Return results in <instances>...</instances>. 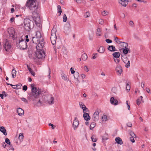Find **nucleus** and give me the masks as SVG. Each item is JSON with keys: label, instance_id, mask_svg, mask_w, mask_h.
I'll use <instances>...</instances> for the list:
<instances>
[{"label": "nucleus", "instance_id": "obj_1", "mask_svg": "<svg viewBox=\"0 0 151 151\" xmlns=\"http://www.w3.org/2000/svg\"><path fill=\"white\" fill-rule=\"evenodd\" d=\"M31 92L28 93L27 98L32 100L33 103L37 106H40L42 104L41 101L42 92L39 88L35 87L34 85L31 84Z\"/></svg>", "mask_w": 151, "mask_h": 151}, {"label": "nucleus", "instance_id": "obj_2", "mask_svg": "<svg viewBox=\"0 0 151 151\" xmlns=\"http://www.w3.org/2000/svg\"><path fill=\"white\" fill-rule=\"evenodd\" d=\"M36 2L37 0H29L26 2L27 6L32 11V14L38 12L39 6Z\"/></svg>", "mask_w": 151, "mask_h": 151}, {"label": "nucleus", "instance_id": "obj_3", "mask_svg": "<svg viewBox=\"0 0 151 151\" xmlns=\"http://www.w3.org/2000/svg\"><path fill=\"white\" fill-rule=\"evenodd\" d=\"M25 41L22 38H20L18 41L17 42L16 46L20 49L25 50L27 47V42L29 41V36L28 35L25 36Z\"/></svg>", "mask_w": 151, "mask_h": 151}, {"label": "nucleus", "instance_id": "obj_4", "mask_svg": "<svg viewBox=\"0 0 151 151\" xmlns=\"http://www.w3.org/2000/svg\"><path fill=\"white\" fill-rule=\"evenodd\" d=\"M56 30L55 29H52L51 31L50 40L52 44L54 45L56 43L57 36L56 32Z\"/></svg>", "mask_w": 151, "mask_h": 151}, {"label": "nucleus", "instance_id": "obj_5", "mask_svg": "<svg viewBox=\"0 0 151 151\" xmlns=\"http://www.w3.org/2000/svg\"><path fill=\"white\" fill-rule=\"evenodd\" d=\"M41 37V35L39 32H37L36 34L35 37H32V43L35 44H37L40 42V38Z\"/></svg>", "mask_w": 151, "mask_h": 151}, {"label": "nucleus", "instance_id": "obj_6", "mask_svg": "<svg viewBox=\"0 0 151 151\" xmlns=\"http://www.w3.org/2000/svg\"><path fill=\"white\" fill-rule=\"evenodd\" d=\"M35 55L36 57L38 59H42L45 58V55L44 51L36 50L35 52Z\"/></svg>", "mask_w": 151, "mask_h": 151}, {"label": "nucleus", "instance_id": "obj_7", "mask_svg": "<svg viewBox=\"0 0 151 151\" xmlns=\"http://www.w3.org/2000/svg\"><path fill=\"white\" fill-rule=\"evenodd\" d=\"M30 20L28 19H25L24 22V27L26 31H29L31 29L30 27Z\"/></svg>", "mask_w": 151, "mask_h": 151}, {"label": "nucleus", "instance_id": "obj_8", "mask_svg": "<svg viewBox=\"0 0 151 151\" xmlns=\"http://www.w3.org/2000/svg\"><path fill=\"white\" fill-rule=\"evenodd\" d=\"M64 32L68 34L71 31L70 25V22H68L65 24L64 27Z\"/></svg>", "mask_w": 151, "mask_h": 151}, {"label": "nucleus", "instance_id": "obj_9", "mask_svg": "<svg viewBox=\"0 0 151 151\" xmlns=\"http://www.w3.org/2000/svg\"><path fill=\"white\" fill-rule=\"evenodd\" d=\"M35 13L36 14V16H34V15L33 14L34 16V20L35 21V24L37 26L40 27L41 25L40 18L38 16L37 12Z\"/></svg>", "mask_w": 151, "mask_h": 151}, {"label": "nucleus", "instance_id": "obj_10", "mask_svg": "<svg viewBox=\"0 0 151 151\" xmlns=\"http://www.w3.org/2000/svg\"><path fill=\"white\" fill-rule=\"evenodd\" d=\"M3 47L5 50L7 52L9 51L11 48V44L9 43L7 39H6L4 42Z\"/></svg>", "mask_w": 151, "mask_h": 151}, {"label": "nucleus", "instance_id": "obj_11", "mask_svg": "<svg viewBox=\"0 0 151 151\" xmlns=\"http://www.w3.org/2000/svg\"><path fill=\"white\" fill-rule=\"evenodd\" d=\"M8 31L10 37H12L13 39L15 38V31L14 28L11 27L9 28L8 29Z\"/></svg>", "mask_w": 151, "mask_h": 151}, {"label": "nucleus", "instance_id": "obj_12", "mask_svg": "<svg viewBox=\"0 0 151 151\" xmlns=\"http://www.w3.org/2000/svg\"><path fill=\"white\" fill-rule=\"evenodd\" d=\"M37 45L36 46L37 50H42V48L44 45V42L41 40V41L37 44H36Z\"/></svg>", "mask_w": 151, "mask_h": 151}, {"label": "nucleus", "instance_id": "obj_13", "mask_svg": "<svg viewBox=\"0 0 151 151\" xmlns=\"http://www.w3.org/2000/svg\"><path fill=\"white\" fill-rule=\"evenodd\" d=\"M73 121V126L74 129H76L78 127L79 125V121L77 120V118L75 117Z\"/></svg>", "mask_w": 151, "mask_h": 151}, {"label": "nucleus", "instance_id": "obj_14", "mask_svg": "<svg viewBox=\"0 0 151 151\" xmlns=\"http://www.w3.org/2000/svg\"><path fill=\"white\" fill-rule=\"evenodd\" d=\"M99 118V112L98 111H96L93 115L92 118L93 121H97Z\"/></svg>", "mask_w": 151, "mask_h": 151}, {"label": "nucleus", "instance_id": "obj_15", "mask_svg": "<svg viewBox=\"0 0 151 151\" xmlns=\"http://www.w3.org/2000/svg\"><path fill=\"white\" fill-rule=\"evenodd\" d=\"M110 102L111 104L116 105L118 104V101L116 99H114V97H111L110 99Z\"/></svg>", "mask_w": 151, "mask_h": 151}, {"label": "nucleus", "instance_id": "obj_16", "mask_svg": "<svg viewBox=\"0 0 151 151\" xmlns=\"http://www.w3.org/2000/svg\"><path fill=\"white\" fill-rule=\"evenodd\" d=\"M116 142L118 144L122 145L123 144V142L122 139L119 137H117L115 139Z\"/></svg>", "mask_w": 151, "mask_h": 151}, {"label": "nucleus", "instance_id": "obj_17", "mask_svg": "<svg viewBox=\"0 0 151 151\" xmlns=\"http://www.w3.org/2000/svg\"><path fill=\"white\" fill-rule=\"evenodd\" d=\"M83 117L84 119L87 121L90 120L91 118L89 114L86 113L83 114Z\"/></svg>", "mask_w": 151, "mask_h": 151}, {"label": "nucleus", "instance_id": "obj_18", "mask_svg": "<svg viewBox=\"0 0 151 151\" xmlns=\"http://www.w3.org/2000/svg\"><path fill=\"white\" fill-rule=\"evenodd\" d=\"M74 77L75 79L76 80V81L78 82V83L77 84V85H78V83L80 82L79 80L78 79V78L79 77V73L76 72L74 73Z\"/></svg>", "mask_w": 151, "mask_h": 151}, {"label": "nucleus", "instance_id": "obj_19", "mask_svg": "<svg viewBox=\"0 0 151 151\" xmlns=\"http://www.w3.org/2000/svg\"><path fill=\"white\" fill-rule=\"evenodd\" d=\"M0 131L2 132L4 135H7V134L6 132V131L4 127L1 126L0 127Z\"/></svg>", "mask_w": 151, "mask_h": 151}, {"label": "nucleus", "instance_id": "obj_20", "mask_svg": "<svg viewBox=\"0 0 151 151\" xmlns=\"http://www.w3.org/2000/svg\"><path fill=\"white\" fill-rule=\"evenodd\" d=\"M48 103L50 104H54V98L52 96H50V98L47 101Z\"/></svg>", "mask_w": 151, "mask_h": 151}, {"label": "nucleus", "instance_id": "obj_21", "mask_svg": "<svg viewBox=\"0 0 151 151\" xmlns=\"http://www.w3.org/2000/svg\"><path fill=\"white\" fill-rule=\"evenodd\" d=\"M116 70L119 74H121L122 72V67L120 65H118L116 68Z\"/></svg>", "mask_w": 151, "mask_h": 151}, {"label": "nucleus", "instance_id": "obj_22", "mask_svg": "<svg viewBox=\"0 0 151 151\" xmlns=\"http://www.w3.org/2000/svg\"><path fill=\"white\" fill-rule=\"evenodd\" d=\"M17 112L19 115L22 116L24 114V111L22 109L19 108L17 109Z\"/></svg>", "mask_w": 151, "mask_h": 151}, {"label": "nucleus", "instance_id": "obj_23", "mask_svg": "<svg viewBox=\"0 0 151 151\" xmlns=\"http://www.w3.org/2000/svg\"><path fill=\"white\" fill-rule=\"evenodd\" d=\"M107 49L111 52H114L117 51L115 47L113 45H109Z\"/></svg>", "mask_w": 151, "mask_h": 151}, {"label": "nucleus", "instance_id": "obj_24", "mask_svg": "<svg viewBox=\"0 0 151 151\" xmlns=\"http://www.w3.org/2000/svg\"><path fill=\"white\" fill-rule=\"evenodd\" d=\"M113 56L115 58L119 57L120 56V53L119 52H114L112 54Z\"/></svg>", "mask_w": 151, "mask_h": 151}, {"label": "nucleus", "instance_id": "obj_25", "mask_svg": "<svg viewBox=\"0 0 151 151\" xmlns=\"http://www.w3.org/2000/svg\"><path fill=\"white\" fill-rule=\"evenodd\" d=\"M97 51L100 53H103L105 51V49L104 47L101 46L99 49Z\"/></svg>", "mask_w": 151, "mask_h": 151}, {"label": "nucleus", "instance_id": "obj_26", "mask_svg": "<svg viewBox=\"0 0 151 151\" xmlns=\"http://www.w3.org/2000/svg\"><path fill=\"white\" fill-rule=\"evenodd\" d=\"M27 68L30 72L31 73L32 75L33 76H35V73L33 72L32 69L30 68V66H29L28 65H27Z\"/></svg>", "mask_w": 151, "mask_h": 151}, {"label": "nucleus", "instance_id": "obj_27", "mask_svg": "<svg viewBox=\"0 0 151 151\" xmlns=\"http://www.w3.org/2000/svg\"><path fill=\"white\" fill-rule=\"evenodd\" d=\"M101 30L100 28H98L96 30V35L97 36H101Z\"/></svg>", "mask_w": 151, "mask_h": 151}, {"label": "nucleus", "instance_id": "obj_28", "mask_svg": "<svg viewBox=\"0 0 151 151\" xmlns=\"http://www.w3.org/2000/svg\"><path fill=\"white\" fill-rule=\"evenodd\" d=\"M22 86V85L21 84L19 83L17 85H14V86H16V87H13V88L14 89H19L21 88Z\"/></svg>", "mask_w": 151, "mask_h": 151}, {"label": "nucleus", "instance_id": "obj_29", "mask_svg": "<svg viewBox=\"0 0 151 151\" xmlns=\"http://www.w3.org/2000/svg\"><path fill=\"white\" fill-rule=\"evenodd\" d=\"M123 52L125 54H127L128 52H130L129 49L125 48L123 50Z\"/></svg>", "mask_w": 151, "mask_h": 151}, {"label": "nucleus", "instance_id": "obj_30", "mask_svg": "<svg viewBox=\"0 0 151 151\" xmlns=\"http://www.w3.org/2000/svg\"><path fill=\"white\" fill-rule=\"evenodd\" d=\"M16 71L13 69L12 71V74L13 78H14L16 76Z\"/></svg>", "mask_w": 151, "mask_h": 151}, {"label": "nucleus", "instance_id": "obj_31", "mask_svg": "<svg viewBox=\"0 0 151 151\" xmlns=\"http://www.w3.org/2000/svg\"><path fill=\"white\" fill-rule=\"evenodd\" d=\"M24 137L23 134V133H20L19 134L18 139L21 142L23 141Z\"/></svg>", "mask_w": 151, "mask_h": 151}, {"label": "nucleus", "instance_id": "obj_32", "mask_svg": "<svg viewBox=\"0 0 151 151\" xmlns=\"http://www.w3.org/2000/svg\"><path fill=\"white\" fill-rule=\"evenodd\" d=\"M81 58L83 60H86L87 59L88 57L86 54L84 53L82 55Z\"/></svg>", "mask_w": 151, "mask_h": 151}, {"label": "nucleus", "instance_id": "obj_33", "mask_svg": "<svg viewBox=\"0 0 151 151\" xmlns=\"http://www.w3.org/2000/svg\"><path fill=\"white\" fill-rule=\"evenodd\" d=\"M108 139V135L107 134H105L104 136H102V140L103 142H104V141L107 140Z\"/></svg>", "mask_w": 151, "mask_h": 151}, {"label": "nucleus", "instance_id": "obj_34", "mask_svg": "<svg viewBox=\"0 0 151 151\" xmlns=\"http://www.w3.org/2000/svg\"><path fill=\"white\" fill-rule=\"evenodd\" d=\"M128 1L127 0V1H124V2H122L121 3H119L120 4H121L122 6L126 7L127 5L128 4Z\"/></svg>", "mask_w": 151, "mask_h": 151}, {"label": "nucleus", "instance_id": "obj_35", "mask_svg": "<svg viewBox=\"0 0 151 151\" xmlns=\"http://www.w3.org/2000/svg\"><path fill=\"white\" fill-rule=\"evenodd\" d=\"M96 123L94 122H92L90 126V129L92 130L95 126Z\"/></svg>", "mask_w": 151, "mask_h": 151}, {"label": "nucleus", "instance_id": "obj_36", "mask_svg": "<svg viewBox=\"0 0 151 151\" xmlns=\"http://www.w3.org/2000/svg\"><path fill=\"white\" fill-rule=\"evenodd\" d=\"M122 44L121 45V46L124 48H127L128 46V44L127 43L124 42H122Z\"/></svg>", "mask_w": 151, "mask_h": 151}, {"label": "nucleus", "instance_id": "obj_37", "mask_svg": "<svg viewBox=\"0 0 151 151\" xmlns=\"http://www.w3.org/2000/svg\"><path fill=\"white\" fill-rule=\"evenodd\" d=\"M83 106L84 107H82V109L83 110V112L85 113V111L89 112V111L88 110V109L86 108L84 104H83Z\"/></svg>", "mask_w": 151, "mask_h": 151}, {"label": "nucleus", "instance_id": "obj_38", "mask_svg": "<svg viewBox=\"0 0 151 151\" xmlns=\"http://www.w3.org/2000/svg\"><path fill=\"white\" fill-rule=\"evenodd\" d=\"M119 39L117 37H115L114 36V40L115 42L118 44H120L122 43V42L119 40Z\"/></svg>", "mask_w": 151, "mask_h": 151}, {"label": "nucleus", "instance_id": "obj_39", "mask_svg": "<svg viewBox=\"0 0 151 151\" xmlns=\"http://www.w3.org/2000/svg\"><path fill=\"white\" fill-rule=\"evenodd\" d=\"M129 134L132 138H135L136 137L135 134L132 131L129 132Z\"/></svg>", "mask_w": 151, "mask_h": 151}, {"label": "nucleus", "instance_id": "obj_40", "mask_svg": "<svg viewBox=\"0 0 151 151\" xmlns=\"http://www.w3.org/2000/svg\"><path fill=\"white\" fill-rule=\"evenodd\" d=\"M91 138L92 141L94 142H96L97 140V139H96L95 137V136H94L93 135L91 136Z\"/></svg>", "mask_w": 151, "mask_h": 151}, {"label": "nucleus", "instance_id": "obj_41", "mask_svg": "<svg viewBox=\"0 0 151 151\" xmlns=\"http://www.w3.org/2000/svg\"><path fill=\"white\" fill-rule=\"evenodd\" d=\"M5 142L7 144L10 145H11V142L10 140L8 138L5 139Z\"/></svg>", "mask_w": 151, "mask_h": 151}, {"label": "nucleus", "instance_id": "obj_42", "mask_svg": "<svg viewBox=\"0 0 151 151\" xmlns=\"http://www.w3.org/2000/svg\"><path fill=\"white\" fill-rule=\"evenodd\" d=\"M122 60L124 63H126L128 62V60H129L127 57L124 58V59L122 58Z\"/></svg>", "mask_w": 151, "mask_h": 151}, {"label": "nucleus", "instance_id": "obj_43", "mask_svg": "<svg viewBox=\"0 0 151 151\" xmlns=\"http://www.w3.org/2000/svg\"><path fill=\"white\" fill-rule=\"evenodd\" d=\"M63 22H65L67 20V17L66 14H64L63 17Z\"/></svg>", "mask_w": 151, "mask_h": 151}, {"label": "nucleus", "instance_id": "obj_44", "mask_svg": "<svg viewBox=\"0 0 151 151\" xmlns=\"http://www.w3.org/2000/svg\"><path fill=\"white\" fill-rule=\"evenodd\" d=\"M90 16V14L88 12H86L85 14H84V16L86 18L89 17Z\"/></svg>", "mask_w": 151, "mask_h": 151}, {"label": "nucleus", "instance_id": "obj_45", "mask_svg": "<svg viewBox=\"0 0 151 151\" xmlns=\"http://www.w3.org/2000/svg\"><path fill=\"white\" fill-rule=\"evenodd\" d=\"M102 119L103 121H106L107 120V116L105 115H103V116H102Z\"/></svg>", "mask_w": 151, "mask_h": 151}, {"label": "nucleus", "instance_id": "obj_46", "mask_svg": "<svg viewBox=\"0 0 151 151\" xmlns=\"http://www.w3.org/2000/svg\"><path fill=\"white\" fill-rule=\"evenodd\" d=\"M61 77L62 79H63L65 81H66L67 80V76H65L64 74H63V75H62Z\"/></svg>", "mask_w": 151, "mask_h": 151}, {"label": "nucleus", "instance_id": "obj_47", "mask_svg": "<svg viewBox=\"0 0 151 151\" xmlns=\"http://www.w3.org/2000/svg\"><path fill=\"white\" fill-rule=\"evenodd\" d=\"M126 63V64L125 65V67L127 68L129 67L130 65V62L129 60H128V62Z\"/></svg>", "mask_w": 151, "mask_h": 151}, {"label": "nucleus", "instance_id": "obj_48", "mask_svg": "<svg viewBox=\"0 0 151 151\" xmlns=\"http://www.w3.org/2000/svg\"><path fill=\"white\" fill-rule=\"evenodd\" d=\"M126 88L127 90V91L130 90V86L129 84L128 83L127 84Z\"/></svg>", "mask_w": 151, "mask_h": 151}, {"label": "nucleus", "instance_id": "obj_49", "mask_svg": "<svg viewBox=\"0 0 151 151\" xmlns=\"http://www.w3.org/2000/svg\"><path fill=\"white\" fill-rule=\"evenodd\" d=\"M21 99L22 101H24L25 103L27 104L28 103V101L25 98H21Z\"/></svg>", "mask_w": 151, "mask_h": 151}, {"label": "nucleus", "instance_id": "obj_50", "mask_svg": "<svg viewBox=\"0 0 151 151\" xmlns=\"http://www.w3.org/2000/svg\"><path fill=\"white\" fill-rule=\"evenodd\" d=\"M136 103L138 105H139L141 103L140 99H138L136 100Z\"/></svg>", "mask_w": 151, "mask_h": 151}, {"label": "nucleus", "instance_id": "obj_51", "mask_svg": "<svg viewBox=\"0 0 151 151\" xmlns=\"http://www.w3.org/2000/svg\"><path fill=\"white\" fill-rule=\"evenodd\" d=\"M108 12H106V11H104L102 13V15L103 16H105L108 14Z\"/></svg>", "mask_w": 151, "mask_h": 151}, {"label": "nucleus", "instance_id": "obj_52", "mask_svg": "<svg viewBox=\"0 0 151 151\" xmlns=\"http://www.w3.org/2000/svg\"><path fill=\"white\" fill-rule=\"evenodd\" d=\"M106 42L108 43H110L112 42V40L109 39H106Z\"/></svg>", "mask_w": 151, "mask_h": 151}, {"label": "nucleus", "instance_id": "obj_53", "mask_svg": "<svg viewBox=\"0 0 151 151\" xmlns=\"http://www.w3.org/2000/svg\"><path fill=\"white\" fill-rule=\"evenodd\" d=\"M9 145L10 146L9 147V150H12L13 151H14V149L13 147V146L11 144Z\"/></svg>", "mask_w": 151, "mask_h": 151}, {"label": "nucleus", "instance_id": "obj_54", "mask_svg": "<svg viewBox=\"0 0 151 151\" xmlns=\"http://www.w3.org/2000/svg\"><path fill=\"white\" fill-rule=\"evenodd\" d=\"M114 60L115 62L116 63H118L119 62L120 60L118 59L117 58H114Z\"/></svg>", "mask_w": 151, "mask_h": 151}, {"label": "nucleus", "instance_id": "obj_55", "mask_svg": "<svg viewBox=\"0 0 151 151\" xmlns=\"http://www.w3.org/2000/svg\"><path fill=\"white\" fill-rule=\"evenodd\" d=\"M70 70L71 72V73L72 74H74L75 72V71L73 70V67H71L70 69Z\"/></svg>", "mask_w": 151, "mask_h": 151}, {"label": "nucleus", "instance_id": "obj_56", "mask_svg": "<svg viewBox=\"0 0 151 151\" xmlns=\"http://www.w3.org/2000/svg\"><path fill=\"white\" fill-rule=\"evenodd\" d=\"M27 89V87L26 85H24L23 87V90L24 91H26Z\"/></svg>", "mask_w": 151, "mask_h": 151}, {"label": "nucleus", "instance_id": "obj_57", "mask_svg": "<svg viewBox=\"0 0 151 151\" xmlns=\"http://www.w3.org/2000/svg\"><path fill=\"white\" fill-rule=\"evenodd\" d=\"M146 91L148 93H150V94H151V91L150 89L149 88H146Z\"/></svg>", "mask_w": 151, "mask_h": 151}, {"label": "nucleus", "instance_id": "obj_58", "mask_svg": "<svg viewBox=\"0 0 151 151\" xmlns=\"http://www.w3.org/2000/svg\"><path fill=\"white\" fill-rule=\"evenodd\" d=\"M97 55V54L96 53H94L93 55V57L92 58V59H94L96 58V56Z\"/></svg>", "mask_w": 151, "mask_h": 151}, {"label": "nucleus", "instance_id": "obj_59", "mask_svg": "<svg viewBox=\"0 0 151 151\" xmlns=\"http://www.w3.org/2000/svg\"><path fill=\"white\" fill-rule=\"evenodd\" d=\"M127 125L128 127H131L132 126V124L130 122H129L127 123Z\"/></svg>", "mask_w": 151, "mask_h": 151}, {"label": "nucleus", "instance_id": "obj_60", "mask_svg": "<svg viewBox=\"0 0 151 151\" xmlns=\"http://www.w3.org/2000/svg\"><path fill=\"white\" fill-rule=\"evenodd\" d=\"M2 146L4 148H5V147L7 145L5 144V142H3L2 143Z\"/></svg>", "mask_w": 151, "mask_h": 151}, {"label": "nucleus", "instance_id": "obj_61", "mask_svg": "<svg viewBox=\"0 0 151 151\" xmlns=\"http://www.w3.org/2000/svg\"><path fill=\"white\" fill-rule=\"evenodd\" d=\"M84 69L87 72H88L89 71L88 67L86 66H85L84 67Z\"/></svg>", "mask_w": 151, "mask_h": 151}, {"label": "nucleus", "instance_id": "obj_62", "mask_svg": "<svg viewBox=\"0 0 151 151\" xmlns=\"http://www.w3.org/2000/svg\"><path fill=\"white\" fill-rule=\"evenodd\" d=\"M130 140L132 142V143L134 142L135 140H134V139L133 138H132V137H130Z\"/></svg>", "mask_w": 151, "mask_h": 151}, {"label": "nucleus", "instance_id": "obj_63", "mask_svg": "<svg viewBox=\"0 0 151 151\" xmlns=\"http://www.w3.org/2000/svg\"><path fill=\"white\" fill-rule=\"evenodd\" d=\"M104 22L103 21V19H101L99 21V23L101 24H103Z\"/></svg>", "mask_w": 151, "mask_h": 151}, {"label": "nucleus", "instance_id": "obj_64", "mask_svg": "<svg viewBox=\"0 0 151 151\" xmlns=\"http://www.w3.org/2000/svg\"><path fill=\"white\" fill-rule=\"evenodd\" d=\"M129 24L131 26L133 27L134 25V23L132 21H131L129 22Z\"/></svg>", "mask_w": 151, "mask_h": 151}]
</instances>
